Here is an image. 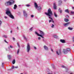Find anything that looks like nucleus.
<instances>
[{"instance_id": "f257e3e1", "label": "nucleus", "mask_w": 74, "mask_h": 74, "mask_svg": "<svg viewBox=\"0 0 74 74\" xmlns=\"http://www.w3.org/2000/svg\"><path fill=\"white\" fill-rule=\"evenodd\" d=\"M40 31V34H38V33L37 32H35V34H37L38 36H40V37H42V38H44V36H45V33H44V32L41 31L39 30Z\"/></svg>"}, {"instance_id": "f03ea898", "label": "nucleus", "mask_w": 74, "mask_h": 74, "mask_svg": "<svg viewBox=\"0 0 74 74\" xmlns=\"http://www.w3.org/2000/svg\"><path fill=\"white\" fill-rule=\"evenodd\" d=\"M47 13L45 12V14L49 16V17H51L52 15V12L51 9H49L48 10Z\"/></svg>"}, {"instance_id": "7ed1b4c3", "label": "nucleus", "mask_w": 74, "mask_h": 74, "mask_svg": "<svg viewBox=\"0 0 74 74\" xmlns=\"http://www.w3.org/2000/svg\"><path fill=\"white\" fill-rule=\"evenodd\" d=\"M6 14L8 16L11 13V11L10 10V9L8 8H7L6 11Z\"/></svg>"}, {"instance_id": "20e7f679", "label": "nucleus", "mask_w": 74, "mask_h": 74, "mask_svg": "<svg viewBox=\"0 0 74 74\" xmlns=\"http://www.w3.org/2000/svg\"><path fill=\"white\" fill-rule=\"evenodd\" d=\"M23 12L24 17H25V18H27V14L26 11L25 10H23Z\"/></svg>"}, {"instance_id": "39448f33", "label": "nucleus", "mask_w": 74, "mask_h": 74, "mask_svg": "<svg viewBox=\"0 0 74 74\" xmlns=\"http://www.w3.org/2000/svg\"><path fill=\"white\" fill-rule=\"evenodd\" d=\"M57 54H58V55H61V49H59L58 52V51H56Z\"/></svg>"}, {"instance_id": "423d86ee", "label": "nucleus", "mask_w": 74, "mask_h": 74, "mask_svg": "<svg viewBox=\"0 0 74 74\" xmlns=\"http://www.w3.org/2000/svg\"><path fill=\"white\" fill-rule=\"evenodd\" d=\"M62 52L63 53L65 54H67L68 53L66 49H63Z\"/></svg>"}, {"instance_id": "0eeeda50", "label": "nucleus", "mask_w": 74, "mask_h": 74, "mask_svg": "<svg viewBox=\"0 0 74 74\" xmlns=\"http://www.w3.org/2000/svg\"><path fill=\"white\" fill-rule=\"evenodd\" d=\"M9 4L10 5L13 4L14 3V1L12 0H11L10 1H9Z\"/></svg>"}, {"instance_id": "6e6552de", "label": "nucleus", "mask_w": 74, "mask_h": 74, "mask_svg": "<svg viewBox=\"0 0 74 74\" xmlns=\"http://www.w3.org/2000/svg\"><path fill=\"white\" fill-rule=\"evenodd\" d=\"M62 0H59L58 1V5H60L62 4Z\"/></svg>"}, {"instance_id": "1a4fd4ad", "label": "nucleus", "mask_w": 74, "mask_h": 74, "mask_svg": "<svg viewBox=\"0 0 74 74\" xmlns=\"http://www.w3.org/2000/svg\"><path fill=\"white\" fill-rule=\"evenodd\" d=\"M9 17L11 18H12V19H14V17L12 15V14L11 13L10 15L8 16Z\"/></svg>"}, {"instance_id": "9d476101", "label": "nucleus", "mask_w": 74, "mask_h": 74, "mask_svg": "<svg viewBox=\"0 0 74 74\" xmlns=\"http://www.w3.org/2000/svg\"><path fill=\"white\" fill-rule=\"evenodd\" d=\"M69 24H70V22H69V23L64 24V26L66 27V26H69Z\"/></svg>"}, {"instance_id": "9b49d317", "label": "nucleus", "mask_w": 74, "mask_h": 74, "mask_svg": "<svg viewBox=\"0 0 74 74\" xmlns=\"http://www.w3.org/2000/svg\"><path fill=\"white\" fill-rule=\"evenodd\" d=\"M49 19H51V20H49V23H50V22H51L52 21L53 19H52V18L51 17H49Z\"/></svg>"}, {"instance_id": "f8f14e48", "label": "nucleus", "mask_w": 74, "mask_h": 74, "mask_svg": "<svg viewBox=\"0 0 74 74\" xmlns=\"http://www.w3.org/2000/svg\"><path fill=\"white\" fill-rule=\"evenodd\" d=\"M60 42H62V43H65V42H66L65 41V40L63 39H61L60 40Z\"/></svg>"}, {"instance_id": "ddd939ff", "label": "nucleus", "mask_w": 74, "mask_h": 74, "mask_svg": "<svg viewBox=\"0 0 74 74\" xmlns=\"http://www.w3.org/2000/svg\"><path fill=\"white\" fill-rule=\"evenodd\" d=\"M30 49V47H27V52H29V51Z\"/></svg>"}, {"instance_id": "4468645a", "label": "nucleus", "mask_w": 74, "mask_h": 74, "mask_svg": "<svg viewBox=\"0 0 74 74\" xmlns=\"http://www.w3.org/2000/svg\"><path fill=\"white\" fill-rule=\"evenodd\" d=\"M5 5L6 6L9 5H10V2L9 1L6 2L5 3Z\"/></svg>"}, {"instance_id": "2eb2a0df", "label": "nucleus", "mask_w": 74, "mask_h": 74, "mask_svg": "<svg viewBox=\"0 0 74 74\" xmlns=\"http://www.w3.org/2000/svg\"><path fill=\"white\" fill-rule=\"evenodd\" d=\"M34 5L35 7V8H37L38 7V5H37V4L36 3V2H35L34 3Z\"/></svg>"}, {"instance_id": "dca6fc26", "label": "nucleus", "mask_w": 74, "mask_h": 74, "mask_svg": "<svg viewBox=\"0 0 74 74\" xmlns=\"http://www.w3.org/2000/svg\"><path fill=\"white\" fill-rule=\"evenodd\" d=\"M23 37L24 39H25V41H27V38H26V36H25V35H23Z\"/></svg>"}, {"instance_id": "f3484780", "label": "nucleus", "mask_w": 74, "mask_h": 74, "mask_svg": "<svg viewBox=\"0 0 74 74\" xmlns=\"http://www.w3.org/2000/svg\"><path fill=\"white\" fill-rule=\"evenodd\" d=\"M17 8V5H16V4L14 5V7L13 8V9H14V10H16Z\"/></svg>"}, {"instance_id": "a211bd4d", "label": "nucleus", "mask_w": 74, "mask_h": 74, "mask_svg": "<svg viewBox=\"0 0 74 74\" xmlns=\"http://www.w3.org/2000/svg\"><path fill=\"white\" fill-rule=\"evenodd\" d=\"M53 8L54 10H56V5L55 3L54 4Z\"/></svg>"}, {"instance_id": "6ab92c4d", "label": "nucleus", "mask_w": 74, "mask_h": 74, "mask_svg": "<svg viewBox=\"0 0 74 74\" xmlns=\"http://www.w3.org/2000/svg\"><path fill=\"white\" fill-rule=\"evenodd\" d=\"M68 29L69 30H72L73 28V27H69L68 28Z\"/></svg>"}, {"instance_id": "aec40b11", "label": "nucleus", "mask_w": 74, "mask_h": 74, "mask_svg": "<svg viewBox=\"0 0 74 74\" xmlns=\"http://www.w3.org/2000/svg\"><path fill=\"white\" fill-rule=\"evenodd\" d=\"M38 10H40L41 9V8L40 6H38L37 8H36Z\"/></svg>"}, {"instance_id": "412c9836", "label": "nucleus", "mask_w": 74, "mask_h": 74, "mask_svg": "<svg viewBox=\"0 0 74 74\" xmlns=\"http://www.w3.org/2000/svg\"><path fill=\"white\" fill-rule=\"evenodd\" d=\"M64 11L65 12H67L68 14L69 13V11L68 9H66L64 10Z\"/></svg>"}, {"instance_id": "4be33fe9", "label": "nucleus", "mask_w": 74, "mask_h": 74, "mask_svg": "<svg viewBox=\"0 0 74 74\" xmlns=\"http://www.w3.org/2000/svg\"><path fill=\"white\" fill-rule=\"evenodd\" d=\"M54 14L55 17H57L58 16V15H57V14H56V12H54Z\"/></svg>"}, {"instance_id": "5701e85b", "label": "nucleus", "mask_w": 74, "mask_h": 74, "mask_svg": "<svg viewBox=\"0 0 74 74\" xmlns=\"http://www.w3.org/2000/svg\"><path fill=\"white\" fill-rule=\"evenodd\" d=\"M64 21L65 22H68L69 21V19H66V18H64Z\"/></svg>"}, {"instance_id": "b1692460", "label": "nucleus", "mask_w": 74, "mask_h": 74, "mask_svg": "<svg viewBox=\"0 0 74 74\" xmlns=\"http://www.w3.org/2000/svg\"><path fill=\"white\" fill-rule=\"evenodd\" d=\"M44 48H45V50H48V47H44Z\"/></svg>"}, {"instance_id": "393cba45", "label": "nucleus", "mask_w": 74, "mask_h": 74, "mask_svg": "<svg viewBox=\"0 0 74 74\" xmlns=\"http://www.w3.org/2000/svg\"><path fill=\"white\" fill-rule=\"evenodd\" d=\"M66 51H71V50L70 49H69V48H67L66 49Z\"/></svg>"}, {"instance_id": "a878e982", "label": "nucleus", "mask_w": 74, "mask_h": 74, "mask_svg": "<svg viewBox=\"0 0 74 74\" xmlns=\"http://www.w3.org/2000/svg\"><path fill=\"white\" fill-rule=\"evenodd\" d=\"M72 41L73 42H74V36H73L72 38Z\"/></svg>"}, {"instance_id": "bb28decb", "label": "nucleus", "mask_w": 74, "mask_h": 74, "mask_svg": "<svg viewBox=\"0 0 74 74\" xmlns=\"http://www.w3.org/2000/svg\"><path fill=\"white\" fill-rule=\"evenodd\" d=\"M12 64H15V60H14L12 62Z\"/></svg>"}, {"instance_id": "cd10ccee", "label": "nucleus", "mask_w": 74, "mask_h": 74, "mask_svg": "<svg viewBox=\"0 0 74 74\" xmlns=\"http://www.w3.org/2000/svg\"><path fill=\"white\" fill-rule=\"evenodd\" d=\"M19 51H20V50H19V49H18L17 51V54L18 55L19 54Z\"/></svg>"}, {"instance_id": "c85d7f7f", "label": "nucleus", "mask_w": 74, "mask_h": 74, "mask_svg": "<svg viewBox=\"0 0 74 74\" xmlns=\"http://www.w3.org/2000/svg\"><path fill=\"white\" fill-rule=\"evenodd\" d=\"M58 11L60 12V14L62 13V10H60V9L59 8L58 10Z\"/></svg>"}, {"instance_id": "c756f323", "label": "nucleus", "mask_w": 74, "mask_h": 74, "mask_svg": "<svg viewBox=\"0 0 74 74\" xmlns=\"http://www.w3.org/2000/svg\"><path fill=\"white\" fill-rule=\"evenodd\" d=\"M3 37H4L5 38H7V36L6 35H3Z\"/></svg>"}, {"instance_id": "7c9ffc66", "label": "nucleus", "mask_w": 74, "mask_h": 74, "mask_svg": "<svg viewBox=\"0 0 74 74\" xmlns=\"http://www.w3.org/2000/svg\"><path fill=\"white\" fill-rule=\"evenodd\" d=\"M53 37L54 38H56V37H57V36L56 35H53Z\"/></svg>"}, {"instance_id": "2f4dec72", "label": "nucleus", "mask_w": 74, "mask_h": 74, "mask_svg": "<svg viewBox=\"0 0 74 74\" xmlns=\"http://www.w3.org/2000/svg\"><path fill=\"white\" fill-rule=\"evenodd\" d=\"M71 13L72 14H74V11H71Z\"/></svg>"}, {"instance_id": "473e14b6", "label": "nucleus", "mask_w": 74, "mask_h": 74, "mask_svg": "<svg viewBox=\"0 0 74 74\" xmlns=\"http://www.w3.org/2000/svg\"><path fill=\"white\" fill-rule=\"evenodd\" d=\"M8 57L9 59H10L11 58V56H8Z\"/></svg>"}, {"instance_id": "72a5a7b5", "label": "nucleus", "mask_w": 74, "mask_h": 74, "mask_svg": "<svg viewBox=\"0 0 74 74\" xmlns=\"http://www.w3.org/2000/svg\"><path fill=\"white\" fill-rule=\"evenodd\" d=\"M29 30L30 31H32V30H33V27H32L29 29Z\"/></svg>"}, {"instance_id": "f704fd0d", "label": "nucleus", "mask_w": 74, "mask_h": 74, "mask_svg": "<svg viewBox=\"0 0 74 74\" xmlns=\"http://www.w3.org/2000/svg\"><path fill=\"white\" fill-rule=\"evenodd\" d=\"M2 23V22L0 20V26H1V24Z\"/></svg>"}, {"instance_id": "c9c22d12", "label": "nucleus", "mask_w": 74, "mask_h": 74, "mask_svg": "<svg viewBox=\"0 0 74 74\" xmlns=\"http://www.w3.org/2000/svg\"><path fill=\"white\" fill-rule=\"evenodd\" d=\"M51 27L52 28H53V27H54V25L53 24H52Z\"/></svg>"}, {"instance_id": "e433bc0d", "label": "nucleus", "mask_w": 74, "mask_h": 74, "mask_svg": "<svg viewBox=\"0 0 74 74\" xmlns=\"http://www.w3.org/2000/svg\"><path fill=\"white\" fill-rule=\"evenodd\" d=\"M51 66L52 67H53V68L54 69V65H53V64H52Z\"/></svg>"}, {"instance_id": "4c0bfd02", "label": "nucleus", "mask_w": 74, "mask_h": 74, "mask_svg": "<svg viewBox=\"0 0 74 74\" xmlns=\"http://www.w3.org/2000/svg\"><path fill=\"white\" fill-rule=\"evenodd\" d=\"M27 47H30V44H29V43H27Z\"/></svg>"}, {"instance_id": "58836bf2", "label": "nucleus", "mask_w": 74, "mask_h": 74, "mask_svg": "<svg viewBox=\"0 0 74 74\" xmlns=\"http://www.w3.org/2000/svg\"><path fill=\"white\" fill-rule=\"evenodd\" d=\"M14 68H15V69H18V66H15Z\"/></svg>"}, {"instance_id": "ea45409f", "label": "nucleus", "mask_w": 74, "mask_h": 74, "mask_svg": "<svg viewBox=\"0 0 74 74\" xmlns=\"http://www.w3.org/2000/svg\"><path fill=\"white\" fill-rule=\"evenodd\" d=\"M38 40H41V38L40 37H38Z\"/></svg>"}, {"instance_id": "a19ab883", "label": "nucleus", "mask_w": 74, "mask_h": 74, "mask_svg": "<svg viewBox=\"0 0 74 74\" xmlns=\"http://www.w3.org/2000/svg\"><path fill=\"white\" fill-rule=\"evenodd\" d=\"M26 6H27V7H29L30 6V5H26Z\"/></svg>"}, {"instance_id": "79ce46f5", "label": "nucleus", "mask_w": 74, "mask_h": 74, "mask_svg": "<svg viewBox=\"0 0 74 74\" xmlns=\"http://www.w3.org/2000/svg\"><path fill=\"white\" fill-rule=\"evenodd\" d=\"M14 68H15V67H14V66H12V69H14Z\"/></svg>"}, {"instance_id": "37998d69", "label": "nucleus", "mask_w": 74, "mask_h": 74, "mask_svg": "<svg viewBox=\"0 0 74 74\" xmlns=\"http://www.w3.org/2000/svg\"><path fill=\"white\" fill-rule=\"evenodd\" d=\"M69 16L67 15L66 16V18H69Z\"/></svg>"}, {"instance_id": "c03bdc74", "label": "nucleus", "mask_w": 74, "mask_h": 74, "mask_svg": "<svg viewBox=\"0 0 74 74\" xmlns=\"http://www.w3.org/2000/svg\"><path fill=\"white\" fill-rule=\"evenodd\" d=\"M13 40H14V41L15 40V38L13 37Z\"/></svg>"}, {"instance_id": "a18cd8bd", "label": "nucleus", "mask_w": 74, "mask_h": 74, "mask_svg": "<svg viewBox=\"0 0 74 74\" xmlns=\"http://www.w3.org/2000/svg\"><path fill=\"white\" fill-rule=\"evenodd\" d=\"M17 45L18 46V47H19V43H17Z\"/></svg>"}, {"instance_id": "49530a36", "label": "nucleus", "mask_w": 74, "mask_h": 74, "mask_svg": "<svg viewBox=\"0 0 74 74\" xmlns=\"http://www.w3.org/2000/svg\"><path fill=\"white\" fill-rule=\"evenodd\" d=\"M31 17L32 18H33L34 17V16L33 15H32L31 16Z\"/></svg>"}, {"instance_id": "de8ad7c7", "label": "nucleus", "mask_w": 74, "mask_h": 74, "mask_svg": "<svg viewBox=\"0 0 74 74\" xmlns=\"http://www.w3.org/2000/svg\"><path fill=\"white\" fill-rule=\"evenodd\" d=\"M62 67H63V68H65V66H64L62 65Z\"/></svg>"}, {"instance_id": "09e8293b", "label": "nucleus", "mask_w": 74, "mask_h": 74, "mask_svg": "<svg viewBox=\"0 0 74 74\" xmlns=\"http://www.w3.org/2000/svg\"><path fill=\"white\" fill-rule=\"evenodd\" d=\"M4 41L5 42H6V43H8V42L6 41V40H4Z\"/></svg>"}, {"instance_id": "8fccbe9b", "label": "nucleus", "mask_w": 74, "mask_h": 74, "mask_svg": "<svg viewBox=\"0 0 74 74\" xmlns=\"http://www.w3.org/2000/svg\"><path fill=\"white\" fill-rule=\"evenodd\" d=\"M3 64H4V63H2V66H3Z\"/></svg>"}, {"instance_id": "3c124183", "label": "nucleus", "mask_w": 74, "mask_h": 74, "mask_svg": "<svg viewBox=\"0 0 74 74\" xmlns=\"http://www.w3.org/2000/svg\"><path fill=\"white\" fill-rule=\"evenodd\" d=\"M34 48L35 49H36V47H34Z\"/></svg>"}, {"instance_id": "603ef678", "label": "nucleus", "mask_w": 74, "mask_h": 74, "mask_svg": "<svg viewBox=\"0 0 74 74\" xmlns=\"http://www.w3.org/2000/svg\"><path fill=\"white\" fill-rule=\"evenodd\" d=\"M5 19H7V16H5Z\"/></svg>"}, {"instance_id": "864d4df0", "label": "nucleus", "mask_w": 74, "mask_h": 74, "mask_svg": "<svg viewBox=\"0 0 74 74\" xmlns=\"http://www.w3.org/2000/svg\"><path fill=\"white\" fill-rule=\"evenodd\" d=\"M52 22L53 23H54V21H53H53H52Z\"/></svg>"}, {"instance_id": "5fc2aeb1", "label": "nucleus", "mask_w": 74, "mask_h": 74, "mask_svg": "<svg viewBox=\"0 0 74 74\" xmlns=\"http://www.w3.org/2000/svg\"><path fill=\"white\" fill-rule=\"evenodd\" d=\"M72 9L73 10H74V7H72Z\"/></svg>"}, {"instance_id": "6e6d98bb", "label": "nucleus", "mask_w": 74, "mask_h": 74, "mask_svg": "<svg viewBox=\"0 0 74 74\" xmlns=\"http://www.w3.org/2000/svg\"><path fill=\"white\" fill-rule=\"evenodd\" d=\"M21 5H18V6L19 7H21Z\"/></svg>"}, {"instance_id": "4d7b16f0", "label": "nucleus", "mask_w": 74, "mask_h": 74, "mask_svg": "<svg viewBox=\"0 0 74 74\" xmlns=\"http://www.w3.org/2000/svg\"><path fill=\"white\" fill-rule=\"evenodd\" d=\"M10 47L12 48V47Z\"/></svg>"}, {"instance_id": "13d9d810", "label": "nucleus", "mask_w": 74, "mask_h": 74, "mask_svg": "<svg viewBox=\"0 0 74 74\" xmlns=\"http://www.w3.org/2000/svg\"><path fill=\"white\" fill-rule=\"evenodd\" d=\"M12 31H11L10 33H12Z\"/></svg>"}, {"instance_id": "bf43d9fd", "label": "nucleus", "mask_w": 74, "mask_h": 74, "mask_svg": "<svg viewBox=\"0 0 74 74\" xmlns=\"http://www.w3.org/2000/svg\"><path fill=\"white\" fill-rule=\"evenodd\" d=\"M42 40H43V41H45L44 39H43Z\"/></svg>"}, {"instance_id": "052dcab7", "label": "nucleus", "mask_w": 74, "mask_h": 74, "mask_svg": "<svg viewBox=\"0 0 74 74\" xmlns=\"http://www.w3.org/2000/svg\"><path fill=\"white\" fill-rule=\"evenodd\" d=\"M51 51H53V50H52V49H51Z\"/></svg>"}, {"instance_id": "680f3d73", "label": "nucleus", "mask_w": 74, "mask_h": 74, "mask_svg": "<svg viewBox=\"0 0 74 74\" xmlns=\"http://www.w3.org/2000/svg\"><path fill=\"white\" fill-rule=\"evenodd\" d=\"M20 74H23V73H21Z\"/></svg>"}, {"instance_id": "e2e57ef3", "label": "nucleus", "mask_w": 74, "mask_h": 74, "mask_svg": "<svg viewBox=\"0 0 74 74\" xmlns=\"http://www.w3.org/2000/svg\"><path fill=\"white\" fill-rule=\"evenodd\" d=\"M17 28L18 29V27H17Z\"/></svg>"}, {"instance_id": "0e129e2a", "label": "nucleus", "mask_w": 74, "mask_h": 74, "mask_svg": "<svg viewBox=\"0 0 74 74\" xmlns=\"http://www.w3.org/2000/svg\"><path fill=\"white\" fill-rule=\"evenodd\" d=\"M48 74H53L52 73H49Z\"/></svg>"}, {"instance_id": "69168bd1", "label": "nucleus", "mask_w": 74, "mask_h": 74, "mask_svg": "<svg viewBox=\"0 0 74 74\" xmlns=\"http://www.w3.org/2000/svg\"><path fill=\"white\" fill-rule=\"evenodd\" d=\"M44 47H46V46L45 45V46H44Z\"/></svg>"}, {"instance_id": "338daca9", "label": "nucleus", "mask_w": 74, "mask_h": 74, "mask_svg": "<svg viewBox=\"0 0 74 74\" xmlns=\"http://www.w3.org/2000/svg\"><path fill=\"white\" fill-rule=\"evenodd\" d=\"M64 1H66V0H64Z\"/></svg>"}, {"instance_id": "774afa93", "label": "nucleus", "mask_w": 74, "mask_h": 74, "mask_svg": "<svg viewBox=\"0 0 74 74\" xmlns=\"http://www.w3.org/2000/svg\"><path fill=\"white\" fill-rule=\"evenodd\" d=\"M10 47H12V46L11 45H10Z\"/></svg>"}]
</instances>
